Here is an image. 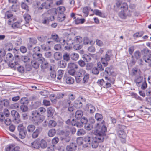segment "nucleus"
Wrapping results in <instances>:
<instances>
[{
  "instance_id": "nucleus-3",
  "label": "nucleus",
  "mask_w": 151,
  "mask_h": 151,
  "mask_svg": "<svg viewBox=\"0 0 151 151\" xmlns=\"http://www.w3.org/2000/svg\"><path fill=\"white\" fill-rule=\"evenodd\" d=\"M113 56L112 50H109L106 52L105 55L101 58V62L104 67L108 65V62L110 60Z\"/></svg>"
},
{
  "instance_id": "nucleus-25",
  "label": "nucleus",
  "mask_w": 151,
  "mask_h": 151,
  "mask_svg": "<svg viewBox=\"0 0 151 151\" xmlns=\"http://www.w3.org/2000/svg\"><path fill=\"white\" fill-rule=\"evenodd\" d=\"M71 124L73 126H76L78 127H80L81 126V124L78 121V120H75L74 119H73L71 121Z\"/></svg>"
},
{
  "instance_id": "nucleus-57",
  "label": "nucleus",
  "mask_w": 151,
  "mask_h": 151,
  "mask_svg": "<svg viewBox=\"0 0 151 151\" xmlns=\"http://www.w3.org/2000/svg\"><path fill=\"white\" fill-rule=\"evenodd\" d=\"M47 37L45 36H39L37 37V39L39 41L41 42H44L46 39Z\"/></svg>"
},
{
  "instance_id": "nucleus-63",
  "label": "nucleus",
  "mask_w": 151,
  "mask_h": 151,
  "mask_svg": "<svg viewBox=\"0 0 151 151\" xmlns=\"http://www.w3.org/2000/svg\"><path fill=\"white\" fill-rule=\"evenodd\" d=\"M98 68V70L100 71H102L104 70V68L103 67V66L101 64V63L99 62L97 63V67Z\"/></svg>"
},
{
  "instance_id": "nucleus-28",
  "label": "nucleus",
  "mask_w": 151,
  "mask_h": 151,
  "mask_svg": "<svg viewBox=\"0 0 151 151\" xmlns=\"http://www.w3.org/2000/svg\"><path fill=\"white\" fill-rule=\"evenodd\" d=\"M73 106L77 108H80L82 107V102L78 100L75 101Z\"/></svg>"
},
{
  "instance_id": "nucleus-64",
  "label": "nucleus",
  "mask_w": 151,
  "mask_h": 151,
  "mask_svg": "<svg viewBox=\"0 0 151 151\" xmlns=\"http://www.w3.org/2000/svg\"><path fill=\"white\" fill-rule=\"evenodd\" d=\"M33 53H38L40 52L41 50L39 46H36L32 50Z\"/></svg>"
},
{
  "instance_id": "nucleus-62",
  "label": "nucleus",
  "mask_w": 151,
  "mask_h": 151,
  "mask_svg": "<svg viewBox=\"0 0 151 151\" xmlns=\"http://www.w3.org/2000/svg\"><path fill=\"white\" fill-rule=\"evenodd\" d=\"M28 101L25 98H23L21 99L20 102L22 104H26L28 103Z\"/></svg>"
},
{
  "instance_id": "nucleus-54",
  "label": "nucleus",
  "mask_w": 151,
  "mask_h": 151,
  "mask_svg": "<svg viewBox=\"0 0 151 151\" xmlns=\"http://www.w3.org/2000/svg\"><path fill=\"white\" fill-rule=\"evenodd\" d=\"M66 95V94L64 93H58L56 96V98L58 99L63 98L64 96Z\"/></svg>"
},
{
  "instance_id": "nucleus-15",
  "label": "nucleus",
  "mask_w": 151,
  "mask_h": 151,
  "mask_svg": "<svg viewBox=\"0 0 151 151\" xmlns=\"http://www.w3.org/2000/svg\"><path fill=\"white\" fill-rule=\"evenodd\" d=\"M42 131V128L40 127H37L35 130L34 131L32 134V137L33 138H37L40 133Z\"/></svg>"
},
{
  "instance_id": "nucleus-8",
  "label": "nucleus",
  "mask_w": 151,
  "mask_h": 151,
  "mask_svg": "<svg viewBox=\"0 0 151 151\" xmlns=\"http://www.w3.org/2000/svg\"><path fill=\"white\" fill-rule=\"evenodd\" d=\"M6 61L9 63V65L11 68H13L14 65L13 63H12L14 60L13 55L10 53L7 54L6 56Z\"/></svg>"
},
{
  "instance_id": "nucleus-21",
  "label": "nucleus",
  "mask_w": 151,
  "mask_h": 151,
  "mask_svg": "<svg viewBox=\"0 0 151 151\" xmlns=\"http://www.w3.org/2000/svg\"><path fill=\"white\" fill-rule=\"evenodd\" d=\"M39 62L37 60H33L31 62V64L35 69H37L39 67Z\"/></svg>"
},
{
  "instance_id": "nucleus-9",
  "label": "nucleus",
  "mask_w": 151,
  "mask_h": 151,
  "mask_svg": "<svg viewBox=\"0 0 151 151\" xmlns=\"http://www.w3.org/2000/svg\"><path fill=\"white\" fill-rule=\"evenodd\" d=\"M37 43L36 39L34 38H30L29 40V43L27 44L28 48L30 50L32 47L33 45H35Z\"/></svg>"
},
{
  "instance_id": "nucleus-11",
  "label": "nucleus",
  "mask_w": 151,
  "mask_h": 151,
  "mask_svg": "<svg viewBox=\"0 0 151 151\" xmlns=\"http://www.w3.org/2000/svg\"><path fill=\"white\" fill-rule=\"evenodd\" d=\"M76 144L74 143H72L66 147L67 151H75L76 150Z\"/></svg>"
},
{
  "instance_id": "nucleus-6",
  "label": "nucleus",
  "mask_w": 151,
  "mask_h": 151,
  "mask_svg": "<svg viewBox=\"0 0 151 151\" xmlns=\"http://www.w3.org/2000/svg\"><path fill=\"white\" fill-rule=\"evenodd\" d=\"M142 53L144 55L143 59L146 63L151 62V55L147 49H144L142 50Z\"/></svg>"
},
{
  "instance_id": "nucleus-53",
  "label": "nucleus",
  "mask_w": 151,
  "mask_h": 151,
  "mask_svg": "<svg viewBox=\"0 0 151 151\" xmlns=\"http://www.w3.org/2000/svg\"><path fill=\"white\" fill-rule=\"evenodd\" d=\"M20 108L21 110L23 112H26L27 111L28 107L26 104H22Z\"/></svg>"
},
{
  "instance_id": "nucleus-61",
  "label": "nucleus",
  "mask_w": 151,
  "mask_h": 151,
  "mask_svg": "<svg viewBox=\"0 0 151 151\" xmlns=\"http://www.w3.org/2000/svg\"><path fill=\"white\" fill-rule=\"evenodd\" d=\"M89 78V75L88 74H86L84 76L83 78V82L84 83H87L88 81Z\"/></svg>"
},
{
  "instance_id": "nucleus-7",
  "label": "nucleus",
  "mask_w": 151,
  "mask_h": 151,
  "mask_svg": "<svg viewBox=\"0 0 151 151\" xmlns=\"http://www.w3.org/2000/svg\"><path fill=\"white\" fill-rule=\"evenodd\" d=\"M18 130L19 132L18 135L19 137L22 139H24L27 134V131L24 129L22 124H21L18 127Z\"/></svg>"
},
{
  "instance_id": "nucleus-55",
  "label": "nucleus",
  "mask_w": 151,
  "mask_h": 151,
  "mask_svg": "<svg viewBox=\"0 0 151 151\" xmlns=\"http://www.w3.org/2000/svg\"><path fill=\"white\" fill-rule=\"evenodd\" d=\"M134 57L137 59H139L141 56L140 52L138 51H136L134 53Z\"/></svg>"
},
{
  "instance_id": "nucleus-39",
  "label": "nucleus",
  "mask_w": 151,
  "mask_h": 151,
  "mask_svg": "<svg viewBox=\"0 0 151 151\" xmlns=\"http://www.w3.org/2000/svg\"><path fill=\"white\" fill-rule=\"evenodd\" d=\"M91 11L93 12V13L96 15L99 16L101 17H103L104 14L99 10L98 9H95L93 11V9H91Z\"/></svg>"
},
{
  "instance_id": "nucleus-44",
  "label": "nucleus",
  "mask_w": 151,
  "mask_h": 151,
  "mask_svg": "<svg viewBox=\"0 0 151 151\" xmlns=\"http://www.w3.org/2000/svg\"><path fill=\"white\" fill-rule=\"evenodd\" d=\"M95 118L98 121H101L103 119V116L102 115L99 113H96V114L95 115Z\"/></svg>"
},
{
  "instance_id": "nucleus-42",
  "label": "nucleus",
  "mask_w": 151,
  "mask_h": 151,
  "mask_svg": "<svg viewBox=\"0 0 151 151\" xmlns=\"http://www.w3.org/2000/svg\"><path fill=\"white\" fill-rule=\"evenodd\" d=\"M74 81V79L71 77H68L66 78V82L68 84H73Z\"/></svg>"
},
{
  "instance_id": "nucleus-13",
  "label": "nucleus",
  "mask_w": 151,
  "mask_h": 151,
  "mask_svg": "<svg viewBox=\"0 0 151 151\" xmlns=\"http://www.w3.org/2000/svg\"><path fill=\"white\" fill-rule=\"evenodd\" d=\"M32 56L33 58L35 59L38 62L44 60V58L42 57V55L41 53H33Z\"/></svg>"
},
{
  "instance_id": "nucleus-56",
  "label": "nucleus",
  "mask_w": 151,
  "mask_h": 151,
  "mask_svg": "<svg viewBox=\"0 0 151 151\" xmlns=\"http://www.w3.org/2000/svg\"><path fill=\"white\" fill-rule=\"evenodd\" d=\"M42 23L44 24L47 25L49 23L48 18L47 17H45L42 20Z\"/></svg>"
},
{
  "instance_id": "nucleus-45",
  "label": "nucleus",
  "mask_w": 151,
  "mask_h": 151,
  "mask_svg": "<svg viewBox=\"0 0 151 151\" xmlns=\"http://www.w3.org/2000/svg\"><path fill=\"white\" fill-rule=\"evenodd\" d=\"M91 9L89 7H84L83 10V12L85 14V16L86 17L89 14L88 11Z\"/></svg>"
},
{
  "instance_id": "nucleus-48",
  "label": "nucleus",
  "mask_w": 151,
  "mask_h": 151,
  "mask_svg": "<svg viewBox=\"0 0 151 151\" xmlns=\"http://www.w3.org/2000/svg\"><path fill=\"white\" fill-rule=\"evenodd\" d=\"M63 59L64 60L68 62L70 60V55L68 53H65L63 55Z\"/></svg>"
},
{
  "instance_id": "nucleus-60",
  "label": "nucleus",
  "mask_w": 151,
  "mask_h": 151,
  "mask_svg": "<svg viewBox=\"0 0 151 151\" xmlns=\"http://www.w3.org/2000/svg\"><path fill=\"white\" fill-rule=\"evenodd\" d=\"M100 71L98 70V68L96 67L93 68L92 70V73L95 75H98Z\"/></svg>"
},
{
  "instance_id": "nucleus-59",
  "label": "nucleus",
  "mask_w": 151,
  "mask_h": 151,
  "mask_svg": "<svg viewBox=\"0 0 151 151\" xmlns=\"http://www.w3.org/2000/svg\"><path fill=\"white\" fill-rule=\"evenodd\" d=\"M122 1L120 0H117L116 2V5L114 6V7H116L119 9V8L121 6V5L122 4Z\"/></svg>"
},
{
  "instance_id": "nucleus-37",
  "label": "nucleus",
  "mask_w": 151,
  "mask_h": 151,
  "mask_svg": "<svg viewBox=\"0 0 151 151\" xmlns=\"http://www.w3.org/2000/svg\"><path fill=\"white\" fill-rule=\"evenodd\" d=\"M56 134V131L55 129H50L48 132V136L50 137H53Z\"/></svg>"
},
{
  "instance_id": "nucleus-22",
  "label": "nucleus",
  "mask_w": 151,
  "mask_h": 151,
  "mask_svg": "<svg viewBox=\"0 0 151 151\" xmlns=\"http://www.w3.org/2000/svg\"><path fill=\"white\" fill-rule=\"evenodd\" d=\"M82 58L87 62H89L91 60L92 56L90 54H86L83 55Z\"/></svg>"
},
{
  "instance_id": "nucleus-27",
  "label": "nucleus",
  "mask_w": 151,
  "mask_h": 151,
  "mask_svg": "<svg viewBox=\"0 0 151 151\" xmlns=\"http://www.w3.org/2000/svg\"><path fill=\"white\" fill-rule=\"evenodd\" d=\"M86 73L85 71L83 69H81L76 72L77 77H81L83 76Z\"/></svg>"
},
{
  "instance_id": "nucleus-10",
  "label": "nucleus",
  "mask_w": 151,
  "mask_h": 151,
  "mask_svg": "<svg viewBox=\"0 0 151 151\" xmlns=\"http://www.w3.org/2000/svg\"><path fill=\"white\" fill-rule=\"evenodd\" d=\"M16 20V19L15 18L12 19L11 18L9 20V22H12L13 23L12 25V27L14 29L20 27L21 26L20 23L19 22H14Z\"/></svg>"
},
{
  "instance_id": "nucleus-30",
  "label": "nucleus",
  "mask_w": 151,
  "mask_h": 151,
  "mask_svg": "<svg viewBox=\"0 0 151 151\" xmlns=\"http://www.w3.org/2000/svg\"><path fill=\"white\" fill-rule=\"evenodd\" d=\"M51 38L56 42H59L61 41L58 35L55 33L52 34L51 35Z\"/></svg>"
},
{
  "instance_id": "nucleus-33",
  "label": "nucleus",
  "mask_w": 151,
  "mask_h": 151,
  "mask_svg": "<svg viewBox=\"0 0 151 151\" xmlns=\"http://www.w3.org/2000/svg\"><path fill=\"white\" fill-rule=\"evenodd\" d=\"M47 111L49 116H52L53 115L55 111L54 109L51 107L48 108L47 109Z\"/></svg>"
},
{
  "instance_id": "nucleus-18",
  "label": "nucleus",
  "mask_w": 151,
  "mask_h": 151,
  "mask_svg": "<svg viewBox=\"0 0 151 151\" xmlns=\"http://www.w3.org/2000/svg\"><path fill=\"white\" fill-rule=\"evenodd\" d=\"M40 63H41L40 67L41 69H44L47 68L48 66V63L45 61V58H44V60L39 62Z\"/></svg>"
},
{
  "instance_id": "nucleus-26",
  "label": "nucleus",
  "mask_w": 151,
  "mask_h": 151,
  "mask_svg": "<svg viewBox=\"0 0 151 151\" xmlns=\"http://www.w3.org/2000/svg\"><path fill=\"white\" fill-rule=\"evenodd\" d=\"M54 56L55 59L57 60H60L62 57L61 53L59 52H56L54 53Z\"/></svg>"
},
{
  "instance_id": "nucleus-24",
  "label": "nucleus",
  "mask_w": 151,
  "mask_h": 151,
  "mask_svg": "<svg viewBox=\"0 0 151 151\" xmlns=\"http://www.w3.org/2000/svg\"><path fill=\"white\" fill-rule=\"evenodd\" d=\"M85 21V19L84 18L79 19L78 18H76L74 20L76 24H83Z\"/></svg>"
},
{
  "instance_id": "nucleus-12",
  "label": "nucleus",
  "mask_w": 151,
  "mask_h": 151,
  "mask_svg": "<svg viewBox=\"0 0 151 151\" xmlns=\"http://www.w3.org/2000/svg\"><path fill=\"white\" fill-rule=\"evenodd\" d=\"M85 109L88 112L90 113H94L96 110L95 107L93 105L89 104L86 105Z\"/></svg>"
},
{
  "instance_id": "nucleus-34",
  "label": "nucleus",
  "mask_w": 151,
  "mask_h": 151,
  "mask_svg": "<svg viewBox=\"0 0 151 151\" xmlns=\"http://www.w3.org/2000/svg\"><path fill=\"white\" fill-rule=\"evenodd\" d=\"M68 66L69 68L73 69L75 70L77 69L78 67L76 64L72 63H69L68 64Z\"/></svg>"
},
{
  "instance_id": "nucleus-50",
  "label": "nucleus",
  "mask_w": 151,
  "mask_h": 151,
  "mask_svg": "<svg viewBox=\"0 0 151 151\" xmlns=\"http://www.w3.org/2000/svg\"><path fill=\"white\" fill-rule=\"evenodd\" d=\"M93 126L91 124H86L84 126L85 129L88 130H90L93 128Z\"/></svg>"
},
{
  "instance_id": "nucleus-52",
  "label": "nucleus",
  "mask_w": 151,
  "mask_h": 151,
  "mask_svg": "<svg viewBox=\"0 0 151 151\" xmlns=\"http://www.w3.org/2000/svg\"><path fill=\"white\" fill-rule=\"evenodd\" d=\"M21 6L22 9L26 10V11H28L29 10L28 6L24 3H21Z\"/></svg>"
},
{
  "instance_id": "nucleus-2",
  "label": "nucleus",
  "mask_w": 151,
  "mask_h": 151,
  "mask_svg": "<svg viewBox=\"0 0 151 151\" xmlns=\"http://www.w3.org/2000/svg\"><path fill=\"white\" fill-rule=\"evenodd\" d=\"M29 118L31 121L35 123L41 122L44 120L45 116L43 115H40L38 111L35 110L32 112Z\"/></svg>"
},
{
  "instance_id": "nucleus-23",
  "label": "nucleus",
  "mask_w": 151,
  "mask_h": 151,
  "mask_svg": "<svg viewBox=\"0 0 151 151\" xmlns=\"http://www.w3.org/2000/svg\"><path fill=\"white\" fill-rule=\"evenodd\" d=\"M71 59L74 61H76L79 58L78 54L76 53H72L71 54L70 56Z\"/></svg>"
},
{
  "instance_id": "nucleus-20",
  "label": "nucleus",
  "mask_w": 151,
  "mask_h": 151,
  "mask_svg": "<svg viewBox=\"0 0 151 151\" xmlns=\"http://www.w3.org/2000/svg\"><path fill=\"white\" fill-rule=\"evenodd\" d=\"M35 128V126L33 124H29L27 127V130L29 133H32Z\"/></svg>"
},
{
  "instance_id": "nucleus-58",
  "label": "nucleus",
  "mask_w": 151,
  "mask_h": 151,
  "mask_svg": "<svg viewBox=\"0 0 151 151\" xmlns=\"http://www.w3.org/2000/svg\"><path fill=\"white\" fill-rule=\"evenodd\" d=\"M41 6L46 9H48L50 8V5L49 3L45 2L42 4Z\"/></svg>"
},
{
  "instance_id": "nucleus-49",
  "label": "nucleus",
  "mask_w": 151,
  "mask_h": 151,
  "mask_svg": "<svg viewBox=\"0 0 151 151\" xmlns=\"http://www.w3.org/2000/svg\"><path fill=\"white\" fill-rule=\"evenodd\" d=\"M86 132L85 130L83 129H78L77 132V134L78 136H81L85 134Z\"/></svg>"
},
{
  "instance_id": "nucleus-32",
  "label": "nucleus",
  "mask_w": 151,
  "mask_h": 151,
  "mask_svg": "<svg viewBox=\"0 0 151 151\" xmlns=\"http://www.w3.org/2000/svg\"><path fill=\"white\" fill-rule=\"evenodd\" d=\"M83 115V112L81 110H78L76 113V117L78 119H80Z\"/></svg>"
},
{
  "instance_id": "nucleus-29",
  "label": "nucleus",
  "mask_w": 151,
  "mask_h": 151,
  "mask_svg": "<svg viewBox=\"0 0 151 151\" xmlns=\"http://www.w3.org/2000/svg\"><path fill=\"white\" fill-rule=\"evenodd\" d=\"M58 66L60 68H65L67 65V63L64 60H61L58 63Z\"/></svg>"
},
{
  "instance_id": "nucleus-46",
  "label": "nucleus",
  "mask_w": 151,
  "mask_h": 151,
  "mask_svg": "<svg viewBox=\"0 0 151 151\" xmlns=\"http://www.w3.org/2000/svg\"><path fill=\"white\" fill-rule=\"evenodd\" d=\"M111 67H108L106 68L105 70V73L106 75H110L111 74Z\"/></svg>"
},
{
  "instance_id": "nucleus-36",
  "label": "nucleus",
  "mask_w": 151,
  "mask_h": 151,
  "mask_svg": "<svg viewBox=\"0 0 151 151\" xmlns=\"http://www.w3.org/2000/svg\"><path fill=\"white\" fill-rule=\"evenodd\" d=\"M23 17L27 23H29L31 20V16L28 14H24L23 15Z\"/></svg>"
},
{
  "instance_id": "nucleus-47",
  "label": "nucleus",
  "mask_w": 151,
  "mask_h": 151,
  "mask_svg": "<svg viewBox=\"0 0 151 151\" xmlns=\"http://www.w3.org/2000/svg\"><path fill=\"white\" fill-rule=\"evenodd\" d=\"M128 8V6L127 3H124L122 4L119 9L124 11L127 10Z\"/></svg>"
},
{
  "instance_id": "nucleus-43",
  "label": "nucleus",
  "mask_w": 151,
  "mask_h": 151,
  "mask_svg": "<svg viewBox=\"0 0 151 151\" xmlns=\"http://www.w3.org/2000/svg\"><path fill=\"white\" fill-rule=\"evenodd\" d=\"M76 98V96L74 93H69L68 95L67 99H69L70 101H74Z\"/></svg>"
},
{
  "instance_id": "nucleus-16",
  "label": "nucleus",
  "mask_w": 151,
  "mask_h": 151,
  "mask_svg": "<svg viewBox=\"0 0 151 151\" xmlns=\"http://www.w3.org/2000/svg\"><path fill=\"white\" fill-rule=\"evenodd\" d=\"M58 20L60 22L63 21L66 18L65 15L60 12H58Z\"/></svg>"
},
{
  "instance_id": "nucleus-35",
  "label": "nucleus",
  "mask_w": 151,
  "mask_h": 151,
  "mask_svg": "<svg viewBox=\"0 0 151 151\" xmlns=\"http://www.w3.org/2000/svg\"><path fill=\"white\" fill-rule=\"evenodd\" d=\"M57 125V123L56 122L53 120H50L48 122V126L50 127H53L56 126Z\"/></svg>"
},
{
  "instance_id": "nucleus-41",
  "label": "nucleus",
  "mask_w": 151,
  "mask_h": 151,
  "mask_svg": "<svg viewBox=\"0 0 151 151\" xmlns=\"http://www.w3.org/2000/svg\"><path fill=\"white\" fill-rule=\"evenodd\" d=\"M40 147L42 148H45L47 146V144L45 141L43 139L41 140L40 142Z\"/></svg>"
},
{
  "instance_id": "nucleus-38",
  "label": "nucleus",
  "mask_w": 151,
  "mask_h": 151,
  "mask_svg": "<svg viewBox=\"0 0 151 151\" xmlns=\"http://www.w3.org/2000/svg\"><path fill=\"white\" fill-rule=\"evenodd\" d=\"M15 145L14 144H11L7 146L5 148L6 151H10L12 150V151H14V148L15 147Z\"/></svg>"
},
{
  "instance_id": "nucleus-40",
  "label": "nucleus",
  "mask_w": 151,
  "mask_h": 151,
  "mask_svg": "<svg viewBox=\"0 0 151 151\" xmlns=\"http://www.w3.org/2000/svg\"><path fill=\"white\" fill-rule=\"evenodd\" d=\"M13 46L11 43H7L5 46V49L9 51H11L13 50Z\"/></svg>"
},
{
  "instance_id": "nucleus-19",
  "label": "nucleus",
  "mask_w": 151,
  "mask_h": 151,
  "mask_svg": "<svg viewBox=\"0 0 151 151\" xmlns=\"http://www.w3.org/2000/svg\"><path fill=\"white\" fill-rule=\"evenodd\" d=\"M11 115L14 117L15 120L18 119L20 116L19 113L16 111L13 110L11 112Z\"/></svg>"
},
{
  "instance_id": "nucleus-14",
  "label": "nucleus",
  "mask_w": 151,
  "mask_h": 151,
  "mask_svg": "<svg viewBox=\"0 0 151 151\" xmlns=\"http://www.w3.org/2000/svg\"><path fill=\"white\" fill-rule=\"evenodd\" d=\"M30 146L31 147L36 149H38L40 147V141L36 139L31 143Z\"/></svg>"
},
{
  "instance_id": "nucleus-17",
  "label": "nucleus",
  "mask_w": 151,
  "mask_h": 151,
  "mask_svg": "<svg viewBox=\"0 0 151 151\" xmlns=\"http://www.w3.org/2000/svg\"><path fill=\"white\" fill-rule=\"evenodd\" d=\"M9 101L7 99L0 100V108H2L3 106L7 107L9 105Z\"/></svg>"
},
{
  "instance_id": "nucleus-5",
  "label": "nucleus",
  "mask_w": 151,
  "mask_h": 151,
  "mask_svg": "<svg viewBox=\"0 0 151 151\" xmlns=\"http://www.w3.org/2000/svg\"><path fill=\"white\" fill-rule=\"evenodd\" d=\"M119 128L120 130L118 131V136L120 138L123 139V142H125V138L126 137V135L124 130L126 129V127L125 126L119 125Z\"/></svg>"
},
{
  "instance_id": "nucleus-31",
  "label": "nucleus",
  "mask_w": 151,
  "mask_h": 151,
  "mask_svg": "<svg viewBox=\"0 0 151 151\" xmlns=\"http://www.w3.org/2000/svg\"><path fill=\"white\" fill-rule=\"evenodd\" d=\"M141 73V71L140 69H138L136 67L134 68L132 70V73L134 75H140Z\"/></svg>"
},
{
  "instance_id": "nucleus-4",
  "label": "nucleus",
  "mask_w": 151,
  "mask_h": 151,
  "mask_svg": "<svg viewBox=\"0 0 151 151\" xmlns=\"http://www.w3.org/2000/svg\"><path fill=\"white\" fill-rule=\"evenodd\" d=\"M71 101L69 99L67 98L64 99L61 103V105L63 108L68 109V111L70 112L73 111L74 109Z\"/></svg>"
},
{
  "instance_id": "nucleus-51",
  "label": "nucleus",
  "mask_w": 151,
  "mask_h": 151,
  "mask_svg": "<svg viewBox=\"0 0 151 151\" xmlns=\"http://www.w3.org/2000/svg\"><path fill=\"white\" fill-rule=\"evenodd\" d=\"M143 81V76H139L135 80V82L137 84H139L140 83H142Z\"/></svg>"
},
{
  "instance_id": "nucleus-1",
  "label": "nucleus",
  "mask_w": 151,
  "mask_h": 151,
  "mask_svg": "<svg viewBox=\"0 0 151 151\" xmlns=\"http://www.w3.org/2000/svg\"><path fill=\"white\" fill-rule=\"evenodd\" d=\"M104 123L105 122L103 120L101 123H97L94 126V127L96 128L94 131L95 136L89 134L86 136L84 138L85 142L87 144H91L93 148H96L98 146V144L103 142L106 137L105 133L107 129Z\"/></svg>"
}]
</instances>
